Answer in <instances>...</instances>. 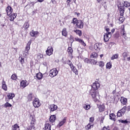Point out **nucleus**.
Returning a JSON list of instances; mask_svg holds the SVG:
<instances>
[{
    "label": "nucleus",
    "mask_w": 130,
    "mask_h": 130,
    "mask_svg": "<svg viewBox=\"0 0 130 130\" xmlns=\"http://www.w3.org/2000/svg\"><path fill=\"white\" fill-rule=\"evenodd\" d=\"M75 27L78 29H83L84 28V22L81 20H78Z\"/></svg>",
    "instance_id": "obj_6"
},
{
    "label": "nucleus",
    "mask_w": 130,
    "mask_h": 130,
    "mask_svg": "<svg viewBox=\"0 0 130 130\" xmlns=\"http://www.w3.org/2000/svg\"><path fill=\"white\" fill-rule=\"evenodd\" d=\"M84 61H85V62H86V63H88V62H89L90 61V60H89L88 58H86L84 59Z\"/></svg>",
    "instance_id": "obj_56"
},
{
    "label": "nucleus",
    "mask_w": 130,
    "mask_h": 130,
    "mask_svg": "<svg viewBox=\"0 0 130 130\" xmlns=\"http://www.w3.org/2000/svg\"><path fill=\"white\" fill-rule=\"evenodd\" d=\"M119 122H121V123H124V124H127L128 123V120L127 119H126L125 120L120 119L118 120Z\"/></svg>",
    "instance_id": "obj_31"
},
{
    "label": "nucleus",
    "mask_w": 130,
    "mask_h": 130,
    "mask_svg": "<svg viewBox=\"0 0 130 130\" xmlns=\"http://www.w3.org/2000/svg\"><path fill=\"white\" fill-rule=\"evenodd\" d=\"M127 60L128 61H129V60H130V57H128L127 58Z\"/></svg>",
    "instance_id": "obj_64"
},
{
    "label": "nucleus",
    "mask_w": 130,
    "mask_h": 130,
    "mask_svg": "<svg viewBox=\"0 0 130 130\" xmlns=\"http://www.w3.org/2000/svg\"><path fill=\"white\" fill-rule=\"evenodd\" d=\"M100 111H104V109H105V107L104 106H102L100 107Z\"/></svg>",
    "instance_id": "obj_46"
},
{
    "label": "nucleus",
    "mask_w": 130,
    "mask_h": 130,
    "mask_svg": "<svg viewBox=\"0 0 130 130\" xmlns=\"http://www.w3.org/2000/svg\"><path fill=\"white\" fill-rule=\"evenodd\" d=\"M31 41H29L25 47V50L23 52V54H25V55H28L29 54L28 52L30 50V45H31Z\"/></svg>",
    "instance_id": "obj_5"
},
{
    "label": "nucleus",
    "mask_w": 130,
    "mask_h": 130,
    "mask_svg": "<svg viewBox=\"0 0 130 130\" xmlns=\"http://www.w3.org/2000/svg\"><path fill=\"white\" fill-rule=\"evenodd\" d=\"M124 8H128L129 9L130 3L127 1H123L118 4V9L119 11L120 16L121 17H123V15H124V12H125V9Z\"/></svg>",
    "instance_id": "obj_2"
},
{
    "label": "nucleus",
    "mask_w": 130,
    "mask_h": 130,
    "mask_svg": "<svg viewBox=\"0 0 130 130\" xmlns=\"http://www.w3.org/2000/svg\"><path fill=\"white\" fill-rule=\"evenodd\" d=\"M93 64H97V60L93 59L92 60Z\"/></svg>",
    "instance_id": "obj_55"
},
{
    "label": "nucleus",
    "mask_w": 130,
    "mask_h": 130,
    "mask_svg": "<svg viewBox=\"0 0 130 130\" xmlns=\"http://www.w3.org/2000/svg\"><path fill=\"white\" fill-rule=\"evenodd\" d=\"M45 130H51V125L48 123L45 124Z\"/></svg>",
    "instance_id": "obj_19"
},
{
    "label": "nucleus",
    "mask_w": 130,
    "mask_h": 130,
    "mask_svg": "<svg viewBox=\"0 0 130 130\" xmlns=\"http://www.w3.org/2000/svg\"><path fill=\"white\" fill-rule=\"evenodd\" d=\"M70 40H74V37L70 36Z\"/></svg>",
    "instance_id": "obj_60"
},
{
    "label": "nucleus",
    "mask_w": 130,
    "mask_h": 130,
    "mask_svg": "<svg viewBox=\"0 0 130 130\" xmlns=\"http://www.w3.org/2000/svg\"><path fill=\"white\" fill-rule=\"evenodd\" d=\"M94 121V117H90L89 118V122H93Z\"/></svg>",
    "instance_id": "obj_54"
},
{
    "label": "nucleus",
    "mask_w": 130,
    "mask_h": 130,
    "mask_svg": "<svg viewBox=\"0 0 130 130\" xmlns=\"http://www.w3.org/2000/svg\"><path fill=\"white\" fill-rule=\"evenodd\" d=\"M62 35L67 37L68 36V31H67V28H63L62 31Z\"/></svg>",
    "instance_id": "obj_25"
},
{
    "label": "nucleus",
    "mask_w": 130,
    "mask_h": 130,
    "mask_svg": "<svg viewBox=\"0 0 130 130\" xmlns=\"http://www.w3.org/2000/svg\"><path fill=\"white\" fill-rule=\"evenodd\" d=\"M112 67V66L111 65V63L110 62L107 63L106 64L107 69H111Z\"/></svg>",
    "instance_id": "obj_38"
},
{
    "label": "nucleus",
    "mask_w": 130,
    "mask_h": 130,
    "mask_svg": "<svg viewBox=\"0 0 130 130\" xmlns=\"http://www.w3.org/2000/svg\"><path fill=\"white\" fill-rule=\"evenodd\" d=\"M72 2V0H67L66 3H67L68 6H71V2Z\"/></svg>",
    "instance_id": "obj_48"
},
{
    "label": "nucleus",
    "mask_w": 130,
    "mask_h": 130,
    "mask_svg": "<svg viewBox=\"0 0 130 130\" xmlns=\"http://www.w3.org/2000/svg\"><path fill=\"white\" fill-rule=\"evenodd\" d=\"M49 73L50 77L53 78V77H55L58 74V71H57L56 69H53L50 71Z\"/></svg>",
    "instance_id": "obj_4"
},
{
    "label": "nucleus",
    "mask_w": 130,
    "mask_h": 130,
    "mask_svg": "<svg viewBox=\"0 0 130 130\" xmlns=\"http://www.w3.org/2000/svg\"><path fill=\"white\" fill-rule=\"evenodd\" d=\"M111 58L112 60L116 59V58H118V54L113 55Z\"/></svg>",
    "instance_id": "obj_37"
},
{
    "label": "nucleus",
    "mask_w": 130,
    "mask_h": 130,
    "mask_svg": "<svg viewBox=\"0 0 130 130\" xmlns=\"http://www.w3.org/2000/svg\"><path fill=\"white\" fill-rule=\"evenodd\" d=\"M7 97H8V99H13V98H14V97H15V94H14L13 93H9L8 94Z\"/></svg>",
    "instance_id": "obj_26"
},
{
    "label": "nucleus",
    "mask_w": 130,
    "mask_h": 130,
    "mask_svg": "<svg viewBox=\"0 0 130 130\" xmlns=\"http://www.w3.org/2000/svg\"><path fill=\"white\" fill-rule=\"evenodd\" d=\"M68 52H69V53H71V54H72V53L73 52V49L72 48V47H69L68 48Z\"/></svg>",
    "instance_id": "obj_41"
},
{
    "label": "nucleus",
    "mask_w": 130,
    "mask_h": 130,
    "mask_svg": "<svg viewBox=\"0 0 130 130\" xmlns=\"http://www.w3.org/2000/svg\"><path fill=\"white\" fill-rule=\"evenodd\" d=\"M42 56H43V55L40 54L38 56V58H41V57H42Z\"/></svg>",
    "instance_id": "obj_59"
},
{
    "label": "nucleus",
    "mask_w": 130,
    "mask_h": 130,
    "mask_svg": "<svg viewBox=\"0 0 130 130\" xmlns=\"http://www.w3.org/2000/svg\"><path fill=\"white\" fill-rule=\"evenodd\" d=\"M124 17H120L119 21L121 22V23H123V21H124Z\"/></svg>",
    "instance_id": "obj_45"
},
{
    "label": "nucleus",
    "mask_w": 130,
    "mask_h": 130,
    "mask_svg": "<svg viewBox=\"0 0 130 130\" xmlns=\"http://www.w3.org/2000/svg\"><path fill=\"white\" fill-rule=\"evenodd\" d=\"M115 31V29L114 28H113L111 30V33H112V35L113 34V32Z\"/></svg>",
    "instance_id": "obj_58"
},
{
    "label": "nucleus",
    "mask_w": 130,
    "mask_h": 130,
    "mask_svg": "<svg viewBox=\"0 0 130 130\" xmlns=\"http://www.w3.org/2000/svg\"><path fill=\"white\" fill-rule=\"evenodd\" d=\"M55 119H56V117L55 116V115H52L50 117L49 121L50 122H52V123L54 122V121H55Z\"/></svg>",
    "instance_id": "obj_14"
},
{
    "label": "nucleus",
    "mask_w": 130,
    "mask_h": 130,
    "mask_svg": "<svg viewBox=\"0 0 130 130\" xmlns=\"http://www.w3.org/2000/svg\"><path fill=\"white\" fill-rule=\"evenodd\" d=\"M6 12L8 16H10L13 12V9H12V7H11V6H9L6 9Z\"/></svg>",
    "instance_id": "obj_11"
},
{
    "label": "nucleus",
    "mask_w": 130,
    "mask_h": 130,
    "mask_svg": "<svg viewBox=\"0 0 130 130\" xmlns=\"http://www.w3.org/2000/svg\"><path fill=\"white\" fill-rule=\"evenodd\" d=\"M28 85H29V82L27 80H22L20 82V86L22 88H26Z\"/></svg>",
    "instance_id": "obj_10"
},
{
    "label": "nucleus",
    "mask_w": 130,
    "mask_h": 130,
    "mask_svg": "<svg viewBox=\"0 0 130 130\" xmlns=\"http://www.w3.org/2000/svg\"><path fill=\"white\" fill-rule=\"evenodd\" d=\"M104 62L102 61H100L98 62V66H99L101 68H103L104 67Z\"/></svg>",
    "instance_id": "obj_32"
},
{
    "label": "nucleus",
    "mask_w": 130,
    "mask_h": 130,
    "mask_svg": "<svg viewBox=\"0 0 130 130\" xmlns=\"http://www.w3.org/2000/svg\"><path fill=\"white\" fill-rule=\"evenodd\" d=\"M67 121V119L66 118H64L62 121H61L59 124H58V126H59V127H60V126H62V125H63V124H64V123H66V121Z\"/></svg>",
    "instance_id": "obj_21"
},
{
    "label": "nucleus",
    "mask_w": 130,
    "mask_h": 130,
    "mask_svg": "<svg viewBox=\"0 0 130 130\" xmlns=\"http://www.w3.org/2000/svg\"><path fill=\"white\" fill-rule=\"evenodd\" d=\"M67 63L68 64H69V66H70V68L73 67V66H74V64H73V63H72V61H71L70 60H69L67 61Z\"/></svg>",
    "instance_id": "obj_43"
},
{
    "label": "nucleus",
    "mask_w": 130,
    "mask_h": 130,
    "mask_svg": "<svg viewBox=\"0 0 130 130\" xmlns=\"http://www.w3.org/2000/svg\"><path fill=\"white\" fill-rule=\"evenodd\" d=\"M36 77H37L38 80H41V79H42V77H43L42 73H39L37 74Z\"/></svg>",
    "instance_id": "obj_30"
},
{
    "label": "nucleus",
    "mask_w": 130,
    "mask_h": 130,
    "mask_svg": "<svg viewBox=\"0 0 130 130\" xmlns=\"http://www.w3.org/2000/svg\"><path fill=\"white\" fill-rule=\"evenodd\" d=\"M110 119L111 120H113V121H115V114L112 113L109 115Z\"/></svg>",
    "instance_id": "obj_22"
},
{
    "label": "nucleus",
    "mask_w": 130,
    "mask_h": 130,
    "mask_svg": "<svg viewBox=\"0 0 130 130\" xmlns=\"http://www.w3.org/2000/svg\"><path fill=\"white\" fill-rule=\"evenodd\" d=\"M121 34L122 35V37H124V38L126 37V33L125 32V30H124V28H122L121 29Z\"/></svg>",
    "instance_id": "obj_27"
},
{
    "label": "nucleus",
    "mask_w": 130,
    "mask_h": 130,
    "mask_svg": "<svg viewBox=\"0 0 130 130\" xmlns=\"http://www.w3.org/2000/svg\"><path fill=\"white\" fill-rule=\"evenodd\" d=\"M102 48V44L101 43H96L94 45V48L95 50H97L98 51H99Z\"/></svg>",
    "instance_id": "obj_9"
},
{
    "label": "nucleus",
    "mask_w": 130,
    "mask_h": 130,
    "mask_svg": "<svg viewBox=\"0 0 130 130\" xmlns=\"http://www.w3.org/2000/svg\"><path fill=\"white\" fill-rule=\"evenodd\" d=\"M75 41H77V42H79V43H81L82 40L78 38H75Z\"/></svg>",
    "instance_id": "obj_47"
},
{
    "label": "nucleus",
    "mask_w": 130,
    "mask_h": 130,
    "mask_svg": "<svg viewBox=\"0 0 130 130\" xmlns=\"http://www.w3.org/2000/svg\"><path fill=\"white\" fill-rule=\"evenodd\" d=\"M19 127H20L19 126V125H18V124H15L12 126V129L13 130H17V129H18V128H19Z\"/></svg>",
    "instance_id": "obj_35"
},
{
    "label": "nucleus",
    "mask_w": 130,
    "mask_h": 130,
    "mask_svg": "<svg viewBox=\"0 0 130 130\" xmlns=\"http://www.w3.org/2000/svg\"><path fill=\"white\" fill-rule=\"evenodd\" d=\"M11 79L13 80V81L17 80V75L16 74H13L11 76Z\"/></svg>",
    "instance_id": "obj_39"
},
{
    "label": "nucleus",
    "mask_w": 130,
    "mask_h": 130,
    "mask_svg": "<svg viewBox=\"0 0 130 130\" xmlns=\"http://www.w3.org/2000/svg\"><path fill=\"white\" fill-rule=\"evenodd\" d=\"M98 54L96 52H93L90 55V58H97Z\"/></svg>",
    "instance_id": "obj_23"
},
{
    "label": "nucleus",
    "mask_w": 130,
    "mask_h": 130,
    "mask_svg": "<svg viewBox=\"0 0 130 130\" xmlns=\"http://www.w3.org/2000/svg\"><path fill=\"white\" fill-rule=\"evenodd\" d=\"M28 130H35V127L34 126V121H32L30 123V126L27 128Z\"/></svg>",
    "instance_id": "obj_17"
},
{
    "label": "nucleus",
    "mask_w": 130,
    "mask_h": 130,
    "mask_svg": "<svg viewBox=\"0 0 130 130\" xmlns=\"http://www.w3.org/2000/svg\"><path fill=\"white\" fill-rule=\"evenodd\" d=\"M32 104L35 108H38V107L41 105V104L39 102V100L38 99H35Z\"/></svg>",
    "instance_id": "obj_7"
},
{
    "label": "nucleus",
    "mask_w": 130,
    "mask_h": 130,
    "mask_svg": "<svg viewBox=\"0 0 130 130\" xmlns=\"http://www.w3.org/2000/svg\"><path fill=\"white\" fill-rule=\"evenodd\" d=\"M53 52V48L51 46H49L47 48V50L46 51V53L47 55L50 56L52 54Z\"/></svg>",
    "instance_id": "obj_8"
},
{
    "label": "nucleus",
    "mask_w": 130,
    "mask_h": 130,
    "mask_svg": "<svg viewBox=\"0 0 130 130\" xmlns=\"http://www.w3.org/2000/svg\"><path fill=\"white\" fill-rule=\"evenodd\" d=\"M102 130H110L109 126H104L103 128L102 129Z\"/></svg>",
    "instance_id": "obj_50"
},
{
    "label": "nucleus",
    "mask_w": 130,
    "mask_h": 130,
    "mask_svg": "<svg viewBox=\"0 0 130 130\" xmlns=\"http://www.w3.org/2000/svg\"><path fill=\"white\" fill-rule=\"evenodd\" d=\"M25 29H28L29 28V23L28 22H25L24 24Z\"/></svg>",
    "instance_id": "obj_42"
},
{
    "label": "nucleus",
    "mask_w": 130,
    "mask_h": 130,
    "mask_svg": "<svg viewBox=\"0 0 130 130\" xmlns=\"http://www.w3.org/2000/svg\"><path fill=\"white\" fill-rule=\"evenodd\" d=\"M74 32L77 34V35H79V36H82V30L77 29L74 30Z\"/></svg>",
    "instance_id": "obj_28"
},
{
    "label": "nucleus",
    "mask_w": 130,
    "mask_h": 130,
    "mask_svg": "<svg viewBox=\"0 0 130 130\" xmlns=\"http://www.w3.org/2000/svg\"><path fill=\"white\" fill-rule=\"evenodd\" d=\"M28 99L29 101H31L32 100V95L29 94L28 95Z\"/></svg>",
    "instance_id": "obj_52"
},
{
    "label": "nucleus",
    "mask_w": 130,
    "mask_h": 130,
    "mask_svg": "<svg viewBox=\"0 0 130 130\" xmlns=\"http://www.w3.org/2000/svg\"><path fill=\"white\" fill-rule=\"evenodd\" d=\"M120 111L122 112L123 114L125 113V111H126V106L123 107Z\"/></svg>",
    "instance_id": "obj_36"
},
{
    "label": "nucleus",
    "mask_w": 130,
    "mask_h": 130,
    "mask_svg": "<svg viewBox=\"0 0 130 130\" xmlns=\"http://www.w3.org/2000/svg\"><path fill=\"white\" fill-rule=\"evenodd\" d=\"M43 1H44V0H38V1L39 3H42V2H43Z\"/></svg>",
    "instance_id": "obj_63"
},
{
    "label": "nucleus",
    "mask_w": 130,
    "mask_h": 130,
    "mask_svg": "<svg viewBox=\"0 0 130 130\" xmlns=\"http://www.w3.org/2000/svg\"><path fill=\"white\" fill-rule=\"evenodd\" d=\"M10 21L13 22L17 18V13H14L12 15H10Z\"/></svg>",
    "instance_id": "obj_18"
},
{
    "label": "nucleus",
    "mask_w": 130,
    "mask_h": 130,
    "mask_svg": "<svg viewBox=\"0 0 130 130\" xmlns=\"http://www.w3.org/2000/svg\"><path fill=\"white\" fill-rule=\"evenodd\" d=\"M112 33L111 32H108L104 34V40L105 42H108L109 41L110 38H111Z\"/></svg>",
    "instance_id": "obj_3"
},
{
    "label": "nucleus",
    "mask_w": 130,
    "mask_h": 130,
    "mask_svg": "<svg viewBox=\"0 0 130 130\" xmlns=\"http://www.w3.org/2000/svg\"><path fill=\"white\" fill-rule=\"evenodd\" d=\"M49 108L50 110V112H53V111H55V110L57 109V106L55 105H51Z\"/></svg>",
    "instance_id": "obj_13"
},
{
    "label": "nucleus",
    "mask_w": 130,
    "mask_h": 130,
    "mask_svg": "<svg viewBox=\"0 0 130 130\" xmlns=\"http://www.w3.org/2000/svg\"><path fill=\"white\" fill-rule=\"evenodd\" d=\"M19 59H20V61L21 63L22 64H23V63L24 61V58H22V57H20Z\"/></svg>",
    "instance_id": "obj_49"
},
{
    "label": "nucleus",
    "mask_w": 130,
    "mask_h": 130,
    "mask_svg": "<svg viewBox=\"0 0 130 130\" xmlns=\"http://www.w3.org/2000/svg\"><path fill=\"white\" fill-rule=\"evenodd\" d=\"M105 29L106 31H107V33H108V32H110V31H110V29L107 26L105 27Z\"/></svg>",
    "instance_id": "obj_51"
},
{
    "label": "nucleus",
    "mask_w": 130,
    "mask_h": 130,
    "mask_svg": "<svg viewBox=\"0 0 130 130\" xmlns=\"http://www.w3.org/2000/svg\"><path fill=\"white\" fill-rule=\"evenodd\" d=\"M99 87H100V84L97 82H95L92 84L91 89L89 92L94 102H99V99H100L99 93L97 91V90H98V88H99Z\"/></svg>",
    "instance_id": "obj_1"
},
{
    "label": "nucleus",
    "mask_w": 130,
    "mask_h": 130,
    "mask_svg": "<svg viewBox=\"0 0 130 130\" xmlns=\"http://www.w3.org/2000/svg\"><path fill=\"white\" fill-rule=\"evenodd\" d=\"M4 107L5 108H8V107H12V104H10L9 102H7L4 104Z\"/></svg>",
    "instance_id": "obj_33"
},
{
    "label": "nucleus",
    "mask_w": 130,
    "mask_h": 130,
    "mask_svg": "<svg viewBox=\"0 0 130 130\" xmlns=\"http://www.w3.org/2000/svg\"><path fill=\"white\" fill-rule=\"evenodd\" d=\"M103 120H104V117H102L101 119V122L102 123H103Z\"/></svg>",
    "instance_id": "obj_57"
},
{
    "label": "nucleus",
    "mask_w": 130,
    "mask_h": 130,
    "mask_svg": "<svg viewBox=\"0 0 130 130\" xmlns=\"http://www.w3.org/2000/svg\"><path fill=\"white\" fill-rule=\"evenodd\" d=\"M83 108H84V109H85L86 110H89V109H90V108H91V106H90V105L84 104V105H83Z\"/></svg>",
    "instance_id": "obj_29"
},
{
    "label": "nucleus",
    "mask_w": 130,
    "mask_h": 130,
    "mask_svg": "<svg viewBox=\"0 0 130 130\" xmlns=\"http://www.w3.org/2000/svg\"><path fill=\"white\" fill-rule=\"evenodd\" d=\"M127 108L128 110L129 111H130V106H128L127 107Z\"/></svg>",
    "instance_id": "obj_61"
},
{
    "label": "nucleus",
    "mask_w": 130,
    "mask_h": 130,
    "mask_svg": "<svg viewBox=\"0 0 130 130\" xmlns=\"http://www.w3.org/2000/svg\"><path fill=\"white\" fill-rule=\"evenodd\" d=\"M79 20H78V19L76 18H74L73 19V21L72 22V24H76L78 22Z\"/></svg>",
    "instance_id": "obj_40"
},
{
    "label": "nucleus",
    "mask_w": 130,
    "mask_h": 130,
    "mask_svg": "<svg viewBox=\"0 0 130 130\" xmlns=\"http://www.w3.org/2000/svg\"><path fill=\"white\" fill-rule=\"evenodd\" d=\"M13 49L15 50V52H17L18 49L17 48H14Z\"/></svg>",
    "instance_id": "obj_62"
},
{
    "label": "nucleus",
    "mask_w": 130,
    "mask_h": 130,
    "mask_svg": "<svg viewBox=\"0 0 130 130\" xmlns=\"http://www.w3.org/2000/svg\"><path fill=\"white\" fill-rule=\"evenodd\" d=\"M2 89L5 91H7L8 90V87L7 86V84H6V82H5V80H4L2 82Z\"/></svg>",
    "instance_id": "obj_16"
},
{
    "label": "nucleus",
    "mask_w": 130,
    "mask_h": 130,
    "mask_svg": "<svg viewBox=\"0 0 130 130\" xmlns=\"http://www.w3.org/2000/svg\"><path fill=\"white\" fill-rule=\"evenodd\" d=\"M122 115H124V114L122 112H121L120 110L117 112V116L118 117H120L121 116H122Z\"/></svg>",
    "instance_id": "obj_34"
},
{
    "label": "nucleus",
    "mask_w": 130,
    "mask_h": 130,
    "mask_svg": "<svg viewBox=\"0 0 130 130\" xmlns=\"http://www.w3.org/2000/svg\"><path fill=\"white\" fill-rule=\"evenodd\" d=\"M38 34H39V32H38V31H35L33 30L30 32V35L32 36V37H36V36L38 35Z\"/></svg>",
    "instance_id": "obj_15"
},
{
    "label": "nucleus",
    "mask_w": 130,
    "mask_h": 130,
    "mask_svg": "<svg viewBox=\"0 0 130 130\" xmlns=\"http://www.w3.org/2000/svg\"><path fill=\"white\" fill-rule=\"evenodd\" d=\"M122 55L124 58H125V57L127 56V53H126V52H124L122 53Z\"/></svg>",
    "instance_id": "obj_44"
},
{
    "label": "nucleus",
    "mask_w": 130,
    "mask_h": 130,
    "mask_svg": "<svg viewBox=\"0 0 130 130\" xmlns=\"http://www.w3.org/2000/svg\"><path fill=\"white\" fill-rule=\"evenodd\" d=\"M81 44L83 45V46H86V43L83 41V40L81 41V42H80Z\"/></svg>",
    "instance_id": "obj_53"
},
{
    "label": "nucleus",
    "mask_w": 130,
    "mask_h": 130,
    "mask_svg": "<svg viewBox=\"0 0 130 130\" xmlns=\"http://www.w3.org/2000/svg\"><path fill=\"white\" fill-rule=\"evenodd\" d=\"M72 72L75 74V75H77L78 74V70H77V68H76V67L72 66L71 67H70Z\"/></svg>",
    "instance_id": "obj_20"
},
{
    "label": "nucleus",
    "mask_w": 130,
    "mask_h": 130,
    "mask_svg": "<svg viewBox=\"0 0 130 130\" xmlns=\"http://www.w3.org/2000/svg\"><path fill=\"white\" fill-rule=\"evenodd\" d=\"M120 101L121 104H122V105H125L126 104V103H127V99H126L123 96H121L120 98Z\"/></svg>",
    "instance_id": "obj_12"
},
{
    "label": "nucleus",
    "mask_w": 130,
    "mask_h": 130,
    "mask_svg": "<svg viewBox=\"0 0 130 130\" xmlns=\"http://www.w3.org/2000/svg\"><path fill=\"white\" fill-rule=\"evenodd\" d=\"M94 125L91 124L90 123H88L87 126H85V129L86 130L91 129V128H93Z\"/></svg>",
    "instance_id": "obj_24"
}]
</instances>
